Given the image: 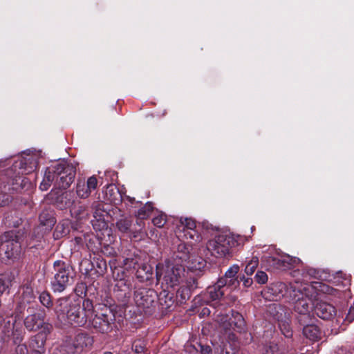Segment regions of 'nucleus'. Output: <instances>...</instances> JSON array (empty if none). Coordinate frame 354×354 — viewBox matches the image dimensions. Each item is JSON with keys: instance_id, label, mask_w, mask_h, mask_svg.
<instances>
[{"instance_id": "nucleus-1", "label": "nucleus", "mask_w": 354, "mask_h": 354, "mask_svg": "<svg viewBox=\"0 0 354 354\" xmlns=\"http://www.w3.org/2000/svg\"><path fill=\"white\" fill-rule=\"evenodd\" d=\"M76 174L75 168L66 162H59L48 167L44 174L39 188L47 190L53 182L59 189H66L74 181Z\"/></svg>"}, {"instance_id": "nucleus-2", "label": "nucleus", "mask_w": 354, "mask_h": 354, "mask_svg": "<svg viewBox=\"0 0 354 354\" xmlns=\"http://www.w3.org/2000/svg\"><path fill=\"white\" fill-rule=\"evenodd\" d=\"M54 311L59 321L72 326H84L88 320V314L82 310L80 301L69 297L59 298Z\"/></svg>"}, {"instance_id": "nucleus-3", "label": "nucleus", "mask_w": 354, "mask_h": 354, "mask_svg": "<svg viewBox=\"0 0 354 354\" xmlns=\"http://www.w3.org/2000/svg\"><path fill=\"white\" fill-rule=\"evenodd\" d=\"M316 286L308 283H295L290 286L288 302L293 305L295 312L309 318L313 306V299L317 296Z\"/></svg>"}, {"instance_id": "nucleus-4", "label": "nucleus", "mask_w": 354, "mask_h": 354, "mask_svg": "<svg viewBox=\"0 0 354 354\" xmlns=\"http://www.w3.org/2000/svg\"><path fill=\"white\" fill-rule=\"evenodd\" d=\"M53 277L50 280L51 290L61 293L73 285L75 277L73 267L68 263L57 260L53 263Z\"/></svg>"}, {"instance_id": "nucleus-5", "label": "nucleus", "mask_w": 354, "mask_h": 354, "mask_svg": "<svg viewBox=\"0 0 354 354\" xmlns=\"http://www.w3.org/2000/svg\"><path fill=\"white\" fill-rule=\"evenodd\" d=\"M184 266L175 259L167 260L163 265H157L156 278L158 281L162 279V283L167 288L178 286L183 281L185 275Z\"/></svg>"}, {"instance_id": "nucleus-6", "label": "nucleus", "mask_w": 354, "mask_h": 354, "mask_svg": "<svg viewBox=\"0 0 354 354\" xmlns=\"http://www.w3.org/2000/svg\"><path fill=\"white\" fill-rule=\"evenodd\" d=\"M240 245V236L230 233H221L209 240L207 244V250L212 255L222 258L230 255L231 250Z\"/></svg>"}, {"instance_id": "nucleus-7", "label": "nucleus", "mask_w": 354, "mask_h": 354, "mask_svg": "<svg viewBox=\"0 0 354 354\" xmlns=\"http://www.w3.org/2000/svg\"><path fill=\"white\" fill-rule=\"evenodd\" d=\"M93 337L87 332L78 330L73 336L65 337L62 348L66 354H81L92 347Z\"/></svg>"}, {"instance_id": "nucleus-8", "label": "nucleus", "mask_w": 354, "mask_h": 354, "mask_svg": "<svg viewBox=\"0 0 354 354\" xmlns=\"http://www.w3.org/2000/svg\"><path fill=\"white\" fill-rule=\"evenodd\" d=\"M21 252V244L14 232H7L0 238V259L6 263L17 258Z\"/></svg>"}, {"instance_id": "nucleus-9", "label": "nucleus", "mask_w": 354, "mask_h": 354, "mask_svg": "<svg viewBox=\"0 0 354 354\" xmlns=\"http://www.w3.org/2000/svg\"><path fill=\"white\" fill-rule=\"evenodd\" d=\"M115 321V315L113 310L106 306H103L100 311L90 319V323L96 332L107 334L112 331Z\"/></svg>"}, {"instance_id": "nucleus-10", "label": "nucleus", "mask_w": 354, "mask_h": 354, "mask_svg": "<svg viewBox=\"0 0 354 354\" xmlns=\"http://www.w3.org/2000/svg\"><path fill=\"white\" fill-rule=\"evenodd\" d=\"M156 299V291L151 288H138L134 292L136 306L145 314L150 315L153 312Z\"/></svg>"}, {"instance_id": "nucleus-11", "label": "nucleus", "mask_w": 354, "mask_h": 354, "mask_svg": "<svg viewBox=\"0 0 354 354\" xmlns=\"http://www.w3.org/2000/svg\"><path fill=\"white\" fill-rule=\"evenodd\" d=\"M38 166V158L35 156L28 155L26 157L19 158L15 161L12 166L6 169L0 176L1 182H4V178L11 174L13 170L15 171L19 170V173L22 175L28 174L34 171Z\"/></svg>"}, {"instance_id": "nucleus-12", "label": "nucleus", "mask_w": 354, "mask_h": 354, "mask_svg": "<svg viewBox=\"0 0 354 354\" xmlns=\"http://www.w3.org/2000/svg\"><path fill=\"white\" fill-rule=\"evenodd\" d=\"M224 330L223 336L230 342H234L237 337L234 332L242 333L245 330V322L243 316L239 313L232 314V318L222 326Z\"/></svg>"}, {"instance_id": "nucleus-13", "label": "nucleus", "mask_w": 354, "mask_h": 354, "mask_svg": "<svg viewBox=\"0 0 354 354\" xmlns=\"http://www.w3.org/2000/svg\"><path fill=\"white\" fill-rule=\"evenodd\" d=\"M288 286L287 284L283 282H276L270 284L262 292L266 299L270 301H277L281 298H285L288 301V295L290 291V286Z\"/></svg>"}, {"instance_id": "nucleus-14", "label": "nucleus", "mask_w": 354, "mask_h": 354, "mask_svg": "<svg viewBox=\"0 0 354 354\" xmlns=\"http://www.w3.org/2000/svg\"><path fill=\"white\" fill-rule=\"evenodd\" d=\"M39 224L34 230L36 239L42 238L46 232H50L56 223L53 212L48 209L43 210L39 216Z\"/></svg>"}, {"instance_id": "nucleus-15", "label": "nucleus", "mask_w": 354, "mask_h": 354, "mask_svg": "<svg viewBox=\"0 0 354 354\" xmlns=\"http://www.w3.org/2000/svg\"><path fill=\"white\" fill-rule=\"evenodd\" d=\"M2 172L0 174V176ZM0 181H1L0 180ZM1 184L3 182H0ZM3 183H7L12 192H19L21 190H28L32 186L31 181L26 177L23 176L21 174L19 173V170H13V174H10L8 177L4 178Z\"/></svg>"}, {"instance_id": "nucleus-16", "label": "nucleus", "mask_w": 354, "mask_h": 354, "mask_svg": "<svg viewBox=\"0 0 354 354\" xmlns=\"http://www.w3.org/2000/svg\"><path fill=\"white\" fill-rule=\"evenodd\" d=\"M97 187V179L95 176L89 177L86 181L84 179H78L75 187L76 194L79 198L86 199Z\"/></svg>"}, {"instance_id": "nucleus-17", "label": "nucleus", "mask_w": 354, "mask_h": 354, "mask_svg": "<svg viewBox=\"0 0 354 354\" xmlns=\"http://www.w3.org/2000/svg\"><path fill=\"white\" fill-rule=\"evenodd\" d=\"M20 293V301L16 308L17 317H18L23 313L26 304H31L35 301L36 298L33 288L28 284L21 287Z\"/></svg>"}, {"instance_id": "nucleus-18", "label": "nucleus", "mask_w": 354, "mask_h": 354, "mask_svg": "<svg viewBox=\"0 0 354 354\" xmlns=\"http://www.w3.org/2000/svg\"><path fill=\"white\" fill-rule=\"evenodd\" d=\"M124 262L128 268L137 270L136 274L138 278H140L142 280H149L151 277V268L147 264L140 266L136 258H127L124 260Z\"/></svg>"}, {"instance_id": "nucleus-19", "label": "nucleus", "mask_w": 354, "mask_h": 354, "mask_svg": "<svg viewBox=\"0 0 354 354\" xmlns=\"http://www.w3.org/2000/svg\"><path fill=\"white\" fill-rule=\"evenodd\" d=\"M314 310L315 314L322 319H330L335 315L334 306L326 302L317 303Z\"/></svg>"}, {"instance_id": "nucleus-20", "label": "nucleus", "mask_w": 354, "mask_h": 354, "mask_svg": "<svg viewBox=\"0 0 354 354\" xmlns=\"http://www.w3.org/2000/svg\"><path fill=\"white\" fill-rule=\"evenodd\" d=\"M45 313H38L27 316L24 320L25 327L30 331L37 330L42 326Z\"/></svg>"}, {"instance_id": "nucleus-21", "label": "nucleus", "mask_w": 354, "mask_h": 354, "mask_svg": "<svg viewBox=\"0 0 354 354\" xmlns=\"http://www.w3.org/2000/svg\"><path fill=\"white\" fill-rule=\"evenodd\" d=\"M46 335L44 333H38L30 340L29 346L32 350V354H44L45 351Z\"/></svg>"}, {"instance_id": "nucleus-22", "label": "nucleus", "mask_w": 354, "mask_h": 354, "mask_svg": "<svg viewBox=\"0 0 354 354\" xmlns=\"http://www.w3.org/2000/svg\"><path fill=\"white\" fill-rule=\"evenodd\" d=\"M70 212L71 215L77 220L87 218L89 216L88 206L79 201H75Z\"/></svg>"}, {"instance_id": "nucleus-23", "label": "nucleus", "mask_w": 354, "mask_h": 354, "mask_svg": "<svg viewBox=\"0 0 354 354\" xmlns=\"http://www.w3.org/2000/svg\"><path fill=\"white\" fill-rule=\"evenodd\" d=\"M75 201L74 194L70 191L62 192L55 199V203L60 209L71 208Z\"/></svg>"}, {"instance_id": "nucleus-24", "label": "nucleus", "mask_w": 354, "mask_h": 354, "mask_svg": "<svg viewBox=\"0 0 354 354\" xmlns=\"http://www.w3.org/2000/svg\"><path fill=\"white\" fill-rule=\"evenodd\" d=\"M303 334L310 341L316 342L321 339L322 333L317 326L307 324L303 328Z\"/></svg>"}, {"instance_id": "nucleus-25", "label": "nucleus", "mask_w": 354, "mask_h": 354, "mask_svg": "<svg viewBox=\"0 0 354 354\" xmlns=\"http://www.w3.org/2000/svg\"><path fill=\"white\" fill-rule=\"evenodd\" d=\"M226 290L221 286L218 285V280L213 286H209L207 289V295L212 301L220 300L225 295Z\"/></svg>"}, {"instance_id": "nucleus-26", "label": "nucleus", "mask_w": 354, "mask_h": 354, "mask_svg": "<svg viewBox=\"0 0 354 354\" xmlns=\"http://www.w3.org/2000/svg\"><path fill=\"white\" fill-rule=\"evenodd\" d=\"M11 191L7 183H0V207L8 205L11 202Z\"/></svg>"}, {"instance_id": "nucleus-27", "label": "nucleus", "mask_w": 354, "mask_h": 354, "mask_svg": "<svg viewBox=\"0 0 354 354\" xmlns=\"http://www.w3.org/2000/svg\"><path fill=\"white\" fill-rule=\"evenodd\" d=\"M15 322L16 319L12 323L9 320L8 324L11 330L8 331V337L13 336V342L15 344H17L23 340V331L21 329L15 328Z\"/></svg>"}, {"instance_id": "nucleus-28", "label": "nucleus", "mask_w": 354, "mask_h": 354, "mask_svg": "<svg viewBox=\"0 0 354 354\" xmlns=\"http://www.w3.org/2000/svg\"><path fill=\"white\" fill-rule=\"evenodd\" d=\"M95 241H97L95 237L88 239V237L86 236H75L73 240L74 243L78 246H82L83 245L84 242H86L87 248L93 252H95L99 249L97 246L92 245V243H94Z\"/></svg>"}, {"instance_id": "nucleus-29", "label": "nucleus", "mask_w": 354, "mask_h": 354, "mask_svg": "<svg viewBox=\"0 0 354 354\" xmlns=\"http://www.w3.org/2000/svg\"><path fill=\"white\" fill-rule=\"evenodd\" d=\"M133 220L131 218H122L116 222V227L122 233H130Z\"/></svg>"}, {"instance_id": "nucleus-30", "label": "nucleus", "mask_w": 354, "mask_h": 354, "mask_svg": "<svg viewBox=\"0 0 354 354\" xmlns=\"http://www.w3.org/2000/svg\"><path fill=\"white\" fill-rule=\"evenodd\" d=\"M189 250L185 244H180L178 247V252L174 254L173 259L178 263H183L189 259Z\"/></svg>"}, {"instance_id": "nucleus-31", "label": "nucleus", "mask_w": 354, "mask_h": 354, "mask_svg": "<svg viewBox=\"0 0 354 354\" xmlns=\"http://www.w3.org/2000/svg\"><path fill=\"white\" fill-rule=\"evenodd\" d=\"M218 285L221 284L225 290L227 291L228 289H234L239 286L240 281L238 277L227 278V279H218Z\"/></svg>"}, {"instance_id": "nucleus-32", "label": "nucleus", "mask_w": 354, "mask_h": 354, "mask_svg": "<svg viewBox=\"0 0 354 354\" xmlns=\"http://www.w3.org/2000/svg\"><path fill=\"white\" fill-rule=\"evenodd\" d=\"M153 207L151 202H147L145 205L140 208L136 214L138 219L144 220L147 218L153 211Z\"/></svg>"}, {"instance_id": "nucleus-33", "label": "nucleus", "mask_w": 354, "mask_h": 354, "mask_svg": "<svg viewBox=\"0 0 354 354\" xmlns=\"http://www.w3.org/2000/svg\"><path fill=\"white\" fill-rule=\"evenodd\" d=\"M132 350L137 354L145 353L146 350L145 340L141 339H135L132 342Z\"/></svg>"}, {"instance_id": "nucleus-34", "label": "nucleus", "mask_w": 354, "mask_h": 354, "mask_svg": "<svg viewBox=\"0 0 354 354\" xmlns=\"http://www.w3.org/2000/svg\"><path fill=\"white\" fill-rule=\"evenodd\" d=\"M69 229H68V223H59L56 227L54 232V236H56V238H59L61 236H66L68 234Z\"/></svg>"}, {"instance_id": "nucleus-35", "label": "nucleus", "mask_w": 354, "mask_h": 354, "mask_svg": "<svg viewBox=\"0 0 354 354\" xmlns=\"http://www.w3.org/2000/svg\"><path fill=\"white\" fill-rule=\"evenodd\" d=\"M259 265V259L257 257H253L250 260L245 266V272L248 275H252Z\"/></svg>"}, {"instance_id": "nucleus-36", "label": "nucleus", "mask_w": 354, "mask_h": 354, "mask_svg": "<svg viewBox=\"0 0 354 354\" xmlns=\"http://www.w3.org/2000/svg\"><path fill=\"white\" fill-rule=\"evenodd\" d=\"M40 303L45 307L50 308L53 306V301L50 293L43 291L39 296Z\"/></svg>"}, {"instance_id": "nucleus-37", "label": "nucleus", "mask_w": 354, "mask_h": 354, "mask_svg": "<svg viewBox=\"0 0 354 354\" xmlns=\"http://www.w3.org/2000/svg\"><path fill=\"white\" fill-rule=\"evenodd\" d=\"M115 287L118 288V290L124 292L126 295L127 292L131 289V283L128 280L120 279L116 281Z\"/></svg>"}, {"instance_id": "nucleus-38", "label": "nucleus", "mask_w": 354, "mask_h": 354, "mask_svg": "<svg viewBox=\"0 0 354 354\" xmlns=\"http://www.w3.org/2000/svg\"><path fill=\"white\" fill-rule=\"evenodd\" d=\"M262 354H284V353L281 351L277 344L271 343L263 348Z\"/></svg>"}, {"instance_id": "nucleus-39", "label": "nucleus", "mask_w": 354, "mask_h": 354, "mask_svg": "<svg viewBox=\"0 0 354 354\" xmlns=\"http://www.w3.org/2000/svg\"><path fill=\"white\" fill-rule=\"evenodd\" d=\"M180 223L183 227V230H195L196 223L189 218H180Z\"/></svg>"}, {"instance_id": "nucleus-40", "label": "nucleus", "mask_w": 354, "mask_h": 354, "mask_svg": "<svg viewBox=\"0 0 354 354\" xmlns=\"http://www.w3.org/2000/svg\"><path fill=\"white\" fill-rule=\"evenodd\" d=\"M273 263L276 266L277 268L281 270H287L290 269L289 265L287 261L285 259L284 256L281 257L280 258H273L272 259Z\"/></svg>"}, {"instance_id": "nucleus-41", "label": "nucleus", "mask_w": 354, "mask_h": 354, "mask_svg": "<svg viewBox=\"0 0 354 354\" xmlns=\"http://www.w3.org/2000/svg\"><path fill=\"white\" fill-rule=\"evenodd\" d=\"M239 271V267L237 265H233L225 272L223 277L220 279H227V278H234L238 277L237 274Z\"/></svg>"}, {"instance_id": "nucleus-42", "label": "nucleus", "mask_w": 354, "mask_h": 354, "mask_svg": "<svg viewBox=\"0 0 354 354\" xmlns=\"http://www.w3.org/2000/svg\"><path fill=\"white\" fill-rule=\"evenodd\" d=\"M82 310H84L86 314H88V318L90 317V315L93 311V301L89 299H86L83 301Z\"/></svg>"}, {"instance_id": "nucleus-43", "label": "nucleus", "mask_w": 354, "mask_h": 354, "mask_svg": "<svg viewBox=\"0 0 354 354\" xmlns=\"http://www.w3.org/2000/svg\"><path fill=\"white\" fill-rule=\"evenodd\" d=\"M166 217L165 214H160L153 218L152 223L158 227H162L167 222Z\"/></svg>"}, {"instance_id": "nucleus-44", "label": "nucleus", "mask_w": 354, "mask_h": 354, "mask_svg": "<svg viewBox=\"0 0 354 354\" xmlns=\"http://www.w3.org/2000/svg\"><path fill=\"white\" fill-rule=\"evenodd\" d=\"M254 279L258 283L265 284L268 281V277L265 272L258 271L254 276Z\"/></svg>"}, {"instance_id": "nucleus-45", "label": "nucleus", "mask_w": 354, "mask_h": 354, "mask_svg": "<svg viewBox=\"0 0 354 354\" xmlns=\"http://www.w3.org/2000/svg\"><path fill=\"white\" fill-rule=\"evenodd\" d=\"M279 327L281 330V333L284 335V336L287 338H290L292 335V332L290 329V326L286 323H280Z\"/></svg>"}, {"instance_id": "nucleus-46", "label": "nucleus", "mask_w": 354, "mask_h": 354, "mask_svg": "<svg viewBox=\"0 0 354 354\" xmlns=\"http://www.w3.org/2000/svg\"><path fill=\"white\" fill-rule=\"evenodd\" d=\"M86 286L84 283H78L75 288V292L79 297L86 295Z\"/></svg>"}, {"instance_id": "nucleus-47", "label": "nucleus", "mask_w": 354, "mask_h": 354, "mask_svg": "<svg viewBox=\"0 0 354 354\" xmlns=\"http://www.w3.org/2000/svg\"><path fill=\"white\" fill-rule=\"evenodd\" d=\"M284 257L287 262L289 263L288 265L290 268L296 266L301 262V260L297 257H291L290 255H286Z\"/></svg>"}, {"instance_id": "nucleus-48", "label": "nucleus", "mask_w": 354, "mask_h": 354, "mask_svg": "<svg viewBox=\"0 0 354 354\" xmlns=\"http://www.w3.org/2000/svg\"><path fill=\"white\" fill-rule=\"evenodd\" d=\"M15 351L17 354H28V348L24 344H18Z\"/></svg>"}, {"instance_id": "nucleus-49", "label": "nucleus", "mask_w": 354, "mask_h": 354, "mask_svg": "<svg viewBox=\"0 0 354 354\" xmlns=\"http://www.w3.org/2000/svg\"><path fill=\"white\" fill-rule=\"evenodd\" d=\"M198 346L200 348V352L201 354H210L212 353V348L208 345H203L201 343L198 344Z\"/></svg>"}, {"instance_id": "nucleus-50", "label": "nucleus", "mask_w": 354, "mask_h": 354, "mask_svg": "<svg viewBox=\"0 0 354 354\" xmlns=\"http://www.w3.org/2000/svg\"><path fill=\"white\" fill-rule=\"evenodd\" d=\"M239 281H242L243 286L246 288L250 287L253 283L252 278L248 277H246L245 276L240 277Z\"/></svg>"}, {"instance_id": "nucleus-51", "label": "nucleus", "mask_w": 354, "mask_h": 354, "mask_svg": "<svg viewBox=\"0 0 354 354\" xmlns=\"http://www.w3.org/2000/svg\"><path fill=\"white\" fill-rule=\"evenodd\" d=\"M42 328L43 330L40 333L45 334L46 337L47 336L48 334H49L51 332V330L53 329V326L51 324L44 323V322L42 326L40 327V328Z\"/></svg>"}, {"instance_id": "nucleus-52", "label": "nucleus", "mask_w": 354, "mask_h": 354, "mask_svg": "<svg viewBox=\"0 0 354 354\" xmlns=\"http://www.w3.org/2000/svg\"><path fill=\"white\" fill-rule=\"evenodd\" d=\"M184 232V236L188 239H194L195 235H196V231L195 230H183Z\"/></svg>"}, {"instance_id": "nucleus-53", "label": "nucleus", "mask_w": 354, "mask_h": 354, "mask_svg": "<svg viewBox=\"0 0 354 354\" xmlns=\"http://www.w3.org/2000/svg\"><path fill=\"white\" fill-rule=\"evenodd\" d=\"M8 287V283L5 281V279L0 277V295L3 293Z\"/></svg>"}, {"instance_id": "nucleus-54", "label": "nucleus", "mask_w": 354, "mask_h": 354, "mask_svg": "<svg viewBox=\"0 0 354 354\" xmlns=\"http://www.w3.org/2000/svg\"><path fill=\"white\" fill-rule=\"evenodd\" d=\"M346 320L351 322L354 320V306L351 307L346 317Z\"/></svg>"}, {"instance_id": "nucleus-55", "label": "nucleus", "mask_w": 354, "mask_h": 354, "mask_svg": "<svg viewBox=\"0 0 354 354\" xmlns=\"http://www.w3.org/2000/svg\"><path fill=\"white\" fill-rule=\"evenodd\" d=\"M166 299L165 301V308H169L174 303V301L172 299V296H170L169 294H167L165 295Z\"/></svg>"}, {"instance_id": "nucleus-56", "label": "nucleus", "mask_w": 354, "mask_h": 354, "mask_svg": "<svg viewBox=\"0 0 354 354\" xmlns=\"http://www.w3.org/2000/svg\"><path fill=\"white\" fill-rule=\"evenodd\" d=\"M8 322L9 321H8L7 322L5 323V325L3 327V332L5 333V335L7 337H8V331L11 330L10 328L9 327Z\"/></svg>"}, {"instance_id": "nucleus-57", "label": "nucleus", "mask_w": 354, "mask_h": 354, "mask_svg": "<svg viewBox=\"0 0 354 354\" xmlns=\"http://www.w3.org/2000/svg\"><path fill=\"white\" fill-rule=\"evenodd\" d=\"M210 314V310L207 308H203L201 312V315L203 316L209 315Z\"/></svg>"}, {"instance_id": "nucleus-58", "label": "nucleus", "mask_w": 354, "mask_h": 354, "mask_svg": "<svg viewBox=\"0 0 354 354\" xmlns=\"http://www.w3.org/2000/svg\"><path fill=\"white\" fill-rule=\"evenodd\" d=\"M205 265L203 260H201V261L199 262V266L198 268H196V269H201L202 267H203Z\"/></svg>"}, {"instance_id": "nucleus-59", "label": "nucleus", "mask_w": 354, "mask_h": 354, "mask_svg": "<svg viewBox=\"0 0 354 354\" xmlns=\"http://www.w3.org/2000/svg\"><path fill=\"white\" fill-rule=\"evenodd\" d=\"M109 189V192H113L114 190H116L117 192H118V191L117 190L116 187H113V186H110L108 187Z\"/></svg>"}, {"instance_id": "nucleus-60", "label": "nucleus", "mask_w": 354, "mask_h": 354, "mask_svg": "<svg viewBox=\"0 0 354 354\" xmlns=\"http://www.w3.org/2000/svg\"><path fill=\"white\" fill-rule=\"evenodd\" d=\"M223 354H240L239 352H232V353H230V351H225V352L223 351Z\"/></svg>"}, {"instance_id": "nucleus-61", "label": "nucleus", "mask_w": 354, "mask_h": 354, "mask_svg": "<svg viewBox=\"0 0 354 354\" xmlns=\"http://www.w3.org/2000/svg\"><path fill=\"white\" fill-rule=\"evenodd\" d=\"M103 354H119V353H114L111 351H105L103 353Z\"/></svg>"}, {"instance_id": "nucleus-62", "label": "nucleus", "mask_w": 354, "mask_h": 354, "mask_svg": "<svg viewBox=\"0 0 354 354\" xmlns=\"http://www.w3.org/2000/svg\"><path fill=\"white\" fill-rule=\"evenodd\" d=\"M159 301H160V303L162 306H164L163 303H162V297H160L159 298Z\"/></svg>"}, {"instance_id": "nucleus-63", "label": "nucleus", "mask_w": 354, "mask_h": 354, "mask_svg": "<svg viewBox=\"0 0 354 354\" xmlns=\"http://www.w3.org/2000/svg\"><path fill=\"white\" fill-rule=\"evenodd\" d=\"M299 321L301 324H304L306 323V322L305 321L303 322L301 319H300Z\"/></svg>"}, {"instance_id": "nucleus-64", "label": "nucleus", "mask_w": 354, "mask_h": 354, "mask_svg": "<svg viewBox=\"0 0 354 354\" xmlns=\"http://www.w3.org/2000/svg\"><path fill=\"white\" fill-rule=\"evenodd\" d=\"M137 223H138L140 226H141V225H143V223H142V221H138V222H137Z\"/></svg>"}]
</instances>
